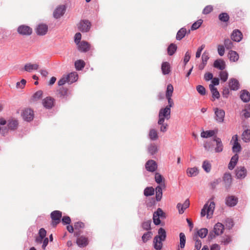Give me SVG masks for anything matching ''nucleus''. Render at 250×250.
Returning <instances> with one entry per match:
<instances>
[{
	"label": "nucleus",
	"instance_id": "f257e3e1",
	"mask_svg": "<svg viewBox=\"0 0 250 250\" xmlns=\"http://www.w3.org/2000/svg\"><path fill=\"white\" fill-rule=\"evenodd\" d=\"M158 233V235L154 238V248L156 250H161L163 246L162 241H165L166 238V232L163 228H161L159 229Z\"/></svg>",
	"mask_w": 250,
	"mask_h": 250
},
{
	"label": "nucleus",
	"instance_id": "f03ea898",
	"mask_svg": "<svg viewBox=\"0 0 250 250\" xmlns=\"http://www.w3.org/2000/svg\"><path fill=\"white\" fill-rule=\"evenodd\" d=\"M215 208V203L213 201H208L204 206L201 211V216L207 215L208 218L212 217Z\"/></svg>",
	"mask_w": 250,
	"mask_h": 250
},
{
	"label": "nucleus",
	"instance_id": "7ed1b4c3",
	"mask_svg": "<svg viewBox=\"0 0 250 250\" xmlns=\"http://www.w3.org/2000/svg\"><path fill=\"white\" fill-rule=\"evenodd\" d=\"M171 110L169 107L166 106L165 108H161L159 112V123L165 121V120H168L170 118Z\"/></svg>",
	"mask_w": 250,
	"mask_h": 250
},
{
	"label": "nucleus",
	"instance_id": "20e7f679",
	"mask_svg": "<svg viewBox=\"0 0 250 250\" xmlns=\"http://www.w3.org/2000/svg\"><path fill=\"white\" fill-rule=\"evenodd\" d=\"M91 26V22L86 20L81 21L78 25L79 30L82 32H88L90 29Z\"/></svg>",
	"mask_w": 250,
	"mask_h": 250
},
{
	"label": "nucleus",
	"instance_id": "39448f33",
	"mask_svg": "<svg viewBox=\"0 0 250 250\" xmlns=\"http://www.w3.org/2000/svg\"><path fill=\"white\" fill-rule=\"evenodd\" d=\"M17 31L20 35L29 36L32 33V29L29 26L21 25L18 27Z\"/></svg>",
	"mask_w": 250,
	"mask_h": 250
},
{
	"label": "nucleus",
	"instance_id": "423d86ee",
	"mask_svg": "<svg viewBox=\"0 0 250 250\" xmlns=\"http://www.w3.org/2000/svg\"><path fill=\"white\" fill-rule=\"evenodd\" d=\"M215 119L218 123H223L224 120L225 112L224 110L218 108H214Z\"/></svg>",
	"mask_w": 250,
	"mask_h": 250
},
{
	"label": "nucleus",
	"instance_id": "0eeeda50",
	"mask_svg": "<svg viewBox=\"0 0 250 250\" xmlns=\"http://www.w3.org/2000/svg\"><path fill=\"white\" fill-rule=\"evenodd\" d=\"M21 116L24 120L30 122L34 118V112L30 108H26L22 110Z\"/></svg>",
	"mask_w": 250,
	"mask_h": 250
},
{
	"label": "nucleus",
	"instance_id": "6e6552de",
	"mask_svg": "<svg viewBox=\"0 0 250 250\" xmlns=\"http://www.w3.org/2000/svg\"><path fill=\"white\" fill-rule=\"evenodd\" d=\"M62 217V212L59 210H55L51 212V218L53 220L52 225L56 226L60 222Z\"/></svg>",
	"mask_w": 250,
	"mask_h": 250
},
{
	"label": "nucleus",
	"instance_id": "1a4fd4ad",
	"mask_svg": "<svg viewBox=\"0 0 250 250\" xmlns=\"http://www.w3.org/2000/svg\"><path fill=\"white\" fill-rule=\"evenodd\" d=\"M164 215V213L160 208H158L156 211L154 212L153 216V222L156 225H159L161 223L160 217H162Z\"/></svg>",
	"mask_w": 250,
	"mask_h": 250
},
{
	"label": "nucleus",
	"instance_id": "9d476101",
	"mask_svg": "<svg viewBox=\"0 0 250 250\" xmlns=\"http://www.w3.org/2000/svg\"><path fill=\"white\" fill-rule=\"evenodd\" d=\"M65 11V7L64 5H60L58 6L53 12V16L55 19L61 18Z\"/></svg>",
	"mask_w": 250,
	"mask_h": 250
},
{
	"label": "nucleus",
	"instance_id": "9b49d317",
	"mask_svg": "<svg viewBox=\"0 0 250 250\" xmlns=\"http://www.w3.org/2000/svg\"><path fill=\"white\" fill-rule=\"evenodd\" d=\"M48 26L45 24H40L36 28V33L38 35L43 36L46 34L48 31Z\"/></svg>",
	"mask_w": 250,
	"mask_h": 250
},
{
	"label": "nucleus",
	"instance_id": "f8f14e48",
	"mask_svg": "<svg viewBox=\"0 0 250 250\" xmlns=\"http://www.w3.org/2000/svg\"><path fill=\"white\" fill-rule=\"evenodd\" d=\"M157 168V164L153 160H148L146 164V169L150 172L155 171Z\"/></svg>",
	"mask_w": 250,
	"mask_h": 250
},
{
	"label": "nucleus",
	"instance_id": "ddd939ff",
	"mask_svg": "<svg viewBox=\"0 0 250 250\" xmlns=\"http://www.w3.org/2000/svg\"><path fill=\"white\" fill-rule=\"evenodd\" d=\"M243 35L241 32L238 29H235L231 35V39L235 42H239L242 39Z\"/></svg>",
	"mask_w": 250,
	"mask_h": 250
},
{
	"label": "nucleus",
	"instance_id": "4468645a",
	"mask_svg": "<svg viewBox=\"0 0 250 250\" xmlns=\"http://www.w3.org/2000/svg\"><path fill=\"white\" fill-rule=\"evenodd\" d=\"M236 176L238 179H243L247 175V170L244 167H237L235 170Z\"/></svg>",
	"mask_w": 250,
	"mask_h": 250
},
{
	"label": "nucleus",
	"instance_id": "2eb2a0df",
	"mask_svg": "<svg viewBox=\"0 0 250 250\" xmlns=\"http://www.w3.org/2000/svg\"><path fill=\"white\" fill-rule=\"evenodd\" d=\"M213 141L216 142V147L215 148V152H221L223 150V145L220 138L215 136Z\"/></svg>",
	"mask_w": 250,
	"mask_h": 250
},
{
	"label": "nucleus",
	"instance_id": "dca6fc26",
	"mask_svg": "<svg viewBox=\"0 0 250 250\" xmlns=\"http://www.w3.org/2000/svg\"><path fill=\"white\" fill-rule=\"evenodd\" d=\"M189 201L188 199H186L184 204L178 203L177 205V208L178 209V211L180 214H183L185 210L188 208L189 206Z\"/></svg>",
	"mask_w": 250,
	"mask_h": 250
},
{
	"label": "nucleus",
	"instance_id": "f3484780",
	"mask_svg": "<svg viewBox=\"0 0 250 250\" xmlns=\"http://www.w3.org/2000/svg\"><path fill=\"white\" fill-rule=\"evenodd\" d=\"M54 100L51 97H46L42 101V104L46 108L50 109L54 105Z\"/></svg>",
	"mask_w": 250,
	"mask_h": 250
},
{
	"label": "nucleus",
	"instance_id": "a211bd4d",
	"mask_svg": "<svg viewBox=\"0 0 250 250\" xmlns=\"http://www.w3.org/2000/svg\"><path fill=\"white\" fill-rule=\"evenodd\" d=\"M77 45H78V49L79 51L81 52H86L90 49V44L86 41H83Z\"/></svg>",
	"mask_w": 250,
	"mask_h": 250
},
{
	"label": "nucleus",
	"instance_id": "6ab92c4d",
	"mask_svg": "<svg viewBox=\"0 0 250 250\" xmlns=\"http://www.w3.org/2000/svg\"><path fill=\"white\" fill-rule=\"evenodd\" d=\"M161 70L163 75H167L171 71V66L169 62H163L161 65Z\"/></svg>",
	"mask_w": 250,
	"mask_h": 250
},
{
	"label": "nucleus",
	"instance_id": "aec40b11",
	"mask_svg": "<svg viewBox=\"0 0 250 250\" xmlns=\"http://www.w3.org/2000/svg\"><path fill=\"white\" fill-rule=\"evenodd\" d=\"M224 229V225L220 223H217L214 225L213 230L216 235H220L223 233Z\"/></svg>",
	"mask_w": 250,
	"mask_h": 250
},
{
	"label": "nucleus",
	"instance_id": "412c9836",
	"mask_svg": "<svg viewBox=\"0 0 250 250\" xmlns=\"http://www.w3.org/2000/svg\"><path fill=\"white\" fill-rule=\"evenodd\" d=\"M237 203V198L234 196H229L226 199V204L229 207H233Z\"/></svg>",
	"mask_w": 250,
	"mask_h": 250
},
{
	"label": "nucleus",
	"instance_id": "4be33fe9",
	"mask_svg": "<svg viewBox=\"0 0 250 250\" xmlns=\"http://www.w3.org/2000/svg\"><path fill=\"white\" fill-rule=\"evenodd\" d=\"M213 66L219 70H223L226 67L225 62L222 59L216 60L213 63Z\"/></svg>",
	"mask_w": 250,
	"mask_h": 250
},
{
	"label": "nucleus",
	"instance_id": "5701e85b",
	"mask_svg": "<svg viewBox=\"0 0 250 250\" xmlns=\"http://www.w3.org/2000/svg\"><path fill=\"white\" fill-rule=\"evenodd\" d=\"M76 243L80 247L83 248L87 245L88 239L86 237L82 236L77 238Z\"/></svg>",
	"mask_w": 250,
	"mask_h": 250
},
{
	"label": "nucleus",
	"instance_id": "b1692460",
	"mask_svg": "<svg viewBox=\"0 0 250 250\" xmlns=\"http://www.w3.org/2000/svg\"><path fill=\"white\" fill-rule=\"evenodd\" d=\"M223 181L226 188L228 189L229 188L232 182V178L230 174L225 173L224 175Z\"/></svg>",
	"mask_w": 250,
	"mask_h": 250
},
{
	"label": "nucleus",
	"instance_id": "393cba45",
	"mask_svg": "<svg viewBox=\"0 0 250 250\" xmlns=\"http://www.w3.org/2000/svg\"><path fill=\"white\" fill-rule=\"evenodd\" d=\"M229 86L231 90H237L239 88V83L236 79H231L229 81Z\"/></svg>",
	"mask_w": 250,
	"mask_h": 250
},
{
	"label": "nucleus",
	"instance_id": "a878e982",
	"mask_svg": "<svg viewBox=\"0 0 250 250\" xmlns=\"http://www.w3.org/2000/svg\"><path fill=\"white\" fill-rule=\"evenodd\" d=\"M39 66L37 63L32 64L31 63H27L24 65V70L27 72H31L33 70H37L39 68Z\"/></svg>",
	"mask_w": 250,
	"mask_h": 250
},
{
	"label": "nucleus",
	"instance_id": "bb28decb",
	"mask_svg": "<svg viewBox=\"0 0 250 250\" xmlns=\"http://www.w3.org/2000/svg\"><path fill=\"white\" fill-rule=\"evenodd\" d=\"M217 131L215 130H209L207 131H203L201 133V137L204 138H208L214 136L216 133Z\"/></svg>",
	"mask_w": 250,
	"mask_h": 250
},
{
	"label": "nucleus",
	"instance_id": "cd10ccee",
	"mask_svg": "<svg viewBox=\"0 0 250 250\" xmlns=\"http://www.w3.org/2000/svg\"><path fill=\"white\" fill-rule=\"evenodd\" d=\"M198 173L199 170L196 167H189L187 169V174L189 177L196 176Z\"/></svg>",
	"mask_w": 250,
	"mask_h": 250
},
{
	"label": "nucleus",
	"instance_id": "c85d7f7f",
	"mask_svg": "<svg viewBox=\"0 0 250 250\" xmlns=\"http://www.w3.org/2000/svg\"><path fill=\"white\" fill-rule=\"evenodd\" d=\"M238 155L237 154H235L231 157L228 166L229 169L232 170L234 168L238 160Z\"/></svg>",
	"mask_w": 250,
	"mask_h": 250
},
{
	"label": "nucleus",
	"instance_id": "c756f323",
	"mask_svg": "<svg viewBox=\"0 0 250 250\" xmlns=\"http://www.w3.org/2000/svg\"><path fill=\"white\" fill-rule=\"evenodd\" d=\"M241 99L245 103H247L250 100V93L246 90H243L241 91Z\"/></svg>",
	"mask_w": 250,
	"mask_h": 250
},
{
	"label": "nucleus",
	"instance_id": "7c9ffc66",
	"mask_svg": "<svg viewBox=\"0 0 250 250\" xmlns=\"http://www.w3.org/2000/svg\"><path fill=\"white\" fill-rule=\"evenodd\" d=\"M228 56L231 62H235L239 59V55L235 51L230 50L229 52Z\"/></svg>",
	"mask_w": 250,
	"mask_h": 250
},
{
	"label": "nucleus",
	"instance_id": "2f4dec72",
	"mask_svg": "<svg viewBox=\"0 0 250 250\" xmlns=\"http://www.w3.org/2000/svg\"><path fill=\"white\" fill-rule=\"evenodd\" d=\"M148 138L152 141H155L158 138V132L156 129L151 128L148 133Z\"/></svg>",
	"mask_w": 250,
	"mask_h": 250
},
{
	"label": "nucleus",
	"instance_id": "473e14b6",
	"mask_svg": "<svg viewBox=\"0 0 250 250\" xmlns=\"http://www.w3.org/2000/svg\"><path fill=\"white\" fill-rule=\"evenodd\" d=\"M78 75L76 72H71L67 76L68 83H72L78 79Z\"/></svg>",
	"mask_w": 250,
	"mask_h": 250
},
{
	"label": "nucleus",
	"instance_id": "72a5a7b5",
	"mask_svg": "<svg viewBox=\"0 0 250 250\" xmlns=\"http://www.w3.org/2000/svg\"><path fill=\"white\" fill-rule=\"evenodd\" d=\"M187 33V30L185 28H181L177 33L176 40L180 41L182 40L186 35Z\"/></svg>",
	"mask_w": 250,
	"mask_h": 250
},
{
	"label": "nucleus",
	"instance_id": "f704fd0d",
	"mask_svg": "<svg viewBox=\"0 0 250 250\" xmlns=\"http://www.w3.org/2000/svg\"><path fill=\"white\" fill-rule=\"evenodd\" d=\"M242 138L246 143H248L250 141V129H246L243 132Z\"/></svg>",
	"mask_w": 250,
	"mask_h": 250
},
{
	"label": "nucleus",
	"instance_id": "c9c22d12",
	"mask_svg": "<svg viewBox=\"0 0 250 250\" xmlns=\"http://www.w3.org/2000/svg\"><path fill=\"white\" fill-rule=\"evenodd\" d=\"M202 167L207 173H209L211 170V165L208 161L205 160L203 162Z\"/></svg>",
	"mask_w": 250,
	"mask_h": 250
},
{
	"label": "nucleus",
	"instance_id": "e433bc0d",
	"mask_svg": "<svg viewBox=\"0 0 250 250\" xmlns=\"http://www.w3.org/2000/svg\"><path fill=\"white\" fill-rule=\"evenodd\" d=\"M209 89L212 93V96L213 98L219 99L220 97V93L217 88L213 85H209Z\"/></svg>",
	"mask_w": 250,
	"mask_h": 250
},
{
	"label": "nucleus",
	"instance_id": "4c0bfd02",
	"mask_svg": "<svg viewBox=\"0 0 250 250\" xmlns=\"http://www.w3.org/2000/svg\"><path fill=\"white\" fill-rule=\"evenodd\" d=\"M162 187L161 185L156 188V198L157 201L161 200L162 197Z\"/></svg>",
	"mask_w": 250,
	"mask_h": 250
},
{
	"label": "nucleus",
	"instance_id": "58836bf2",
	"mask_svg": "<svg viewBox=\"0 0 250 250\" xmlns=\"http://www.w3.org/2000/svg\"><path fill=\"white\" fill-rule=\"evenodd\" d=\"M147 150L151 155H154L158 151V148L154 144H151L148 146Z\"/></svg>",
	"mask_w": 250,
	"mask_h": 250
},
{
	"label": "nucleus",
	"instance_id": "ea45409f",
	"mask_svg": "<svg viewBox=\"0 0 250 250\" xmlns=\"http://www.w3.org/2000/svg\"><path fill=\"white\" fill-rule=\"evenodd\" d=\"M177 46L174 43H171L167 48V53L169 55H173L177 50Z\"/></svg>",
	"mask_w": 250,
	"mask_h": 250
},
{
	"label": "nucleus",
	"instance_id": "a19ab883",
	"mask_svg": "<svg viewBox=\"0 0 250 250\" xmlns=\"http://www.w3.org/2000/svg\"><path fill=\"white\" fill-rule=\"evenodd\" d=\"M208 233V230L206 228H202L197 231V235L201 238H205Z\"/></svg>",
	"mask_w": 250,
	"mask_h": 250
},
{
	"label": "nucleus",
	"instance_id": "79ce46f5",
	"mask_svg": "<svg viewBox=\"0 0 250 250\" xmlns=\"http://www.w3.org/2000/svg\"><path fill=\"white\" fill-rule=\"evenodd\" d=\"M18 122L16 120H11L8 121V128L11 130H14L16 129L18 126Z\"/></svg>",
	"mask_w": 250,
	"mask_h": 250
},
{
	"label": "nucleus",
	"instance_id": "37998d69",
	"mask_svg": "<svg viewBox=\"0 0 250 250\" xmlns=\"http://www.w3.org/2000/svg\"><path fill=\"white\" fill-rule=\"evenodd\" d=\"M75 66L77 70H81L84 67L85 63L83 60H79L75 62Z\"/></svg>",
	"mask_w": 250,
	"mask_h": 250
},
{
	"label": "nucleus",
	"instance_id": "c03bdc74",
	"mask_svg": "<svg viewBox=\"0 0 250 250\" xmlns=\"http://www.w3.org/2000/svg\"><path fill=\"white\" fill-rule=\"evenodd\" d=\"M180 237V247L182 249L184 248L186 244V236L184 233L181 232L179 234Z\"/></svg>",
	"mask_w": 250,
	"mask_h": 250
},
{
	"label": "nucleus",
	"instance_id": "a18cd8bd",
	"mask_svg": "<svg viewBox=\"0 0 250 250\" xmlns=\"http://www.w3.org/2000/svg\"><path fill=\"white\" fill-rule=\"evenodd\" d=\"M59 96L62 98H66L68 96L67 89L63 87L60 88L59 90Z\"/></svg>",
	"mask_w": 250,
	"mask_h": 250
},
{
	"label": "nucleus",
	"instance_id": "49530a36",
	"mask_svg": "<svg viewBox=\"0 0 250 250\" xmlns=\"http://www.w3.org/2000/svg\"><path fill=\"white\" fill-rule=\"evenodd\" d=\"M154 189L152 187H147L144 190V195L146 196H149L154 194Z\"/></svg>",
	"mask_w": 250,
	"mask_h": 250
},
{
	"label": "nucleus",
	"instance_id": "de8ad7c7",
	"mask_svg": "<svg viewBox=\"0 0 250 250\" xmlns=\"http://www.w3.org/2000/svg\"><path fill=\"white\" fill-rule=\"evenodd\" d=\"M164 122L165 121H163L160 123L159 120L158 121V124L160 126V130L162 132H166L168 127V125L167 123H165Z\"/></svg>",
	"mask_w": 250,
	"mask_h": 250
},
{
	"label": "nucleus",
	"instance_id": "09e8293b",
	"mask_svg": "<svg viewBox=\"0 0 250 250\" xmlns=\"http://www.w3.org/2000/svg\"><path fill=\"white\" fill-rule=\"evenodd\" d=\"M229 19V16L227 13H222L219 15V19L221 21L227 22Z\"/></svg>",
	"mask_w": 250,
	"mask_h": 250
},
{
	"label": "nucleus",
	"instance_id": "8fccbe9b",
	"mask_svg": "<svg viewBox=\"0 0 250 250\" xmlns=\"http://www.w3.org/2000/svg\"><path fill=\"white\" fill-rule=\"evenodd\" d=\"M173 92V87L172 84H169L167 86L166 97H172Z\"/></svg>",
	"mask_w": 250,
	"mask_h": 250
},
{
	"label": "nucleus",
	"instance_id": "3c124183",
	"mask_svg": "<svg viewBox=\"0 0 250 250\" xmlns=\"http://www.w3.org/2000/svg\"><path fill=\"white\" fill-rule=\"evenodd\" d=\"M224 45L227 49H230L233 47L232 42L229 39H227L224 40Z\"/></svg>",
	"mask_w": 250,
	"mask_h": 250
},
{
	"label": "nucleus",
	"instance_id": "603ef678",
	"mask_svg": "<svg viewBox=\"0 0 250 250\" xmlns=\"http://www.w3.org/2000/svg\"><path fill=\"white\" fill-rule=\"evenodd\" d=\"M241 148V146L237 142V139H236V141L234 142V144L232 146V151L233 152H238L240 151Z\"/></svg>",
	"mask_w": 250,
	"mask_h": 250
},
{
	"label": "nucleus",
	"instance_id": "864d4df0",
	"mask_svg": "<svg viewBox=\"0 0 250 250\" xmlns=\"http://www.w3.org/2000/svg\"><path fill=\"white\" fill-rule=\"evenodd\" d=\"M152 235V233L151 231H147L144 233L142 237L143 242L146 243L147 242L151 237Z\"/></svg>",
	"mask_w": 250,
	"mask_h": 250
},
{
	"label": "nucleus",
	"instance_id": "5fc2aeb1",
	"mask_svg": "<svg viewBox=\"0 0 250 250\" xmlns=\"http://www.w3.org/2000/svg\"><path fill=\"white\" fill-rule=\"evenodd\" d=\"M203 23V20L200 19L198 20L197 21L193 23L191 27L192 30L197 29Z\"/></svg>",
	"mask_w": 250,
	"mask_h": 250
},
{
	"label": "nucleus",
	"instance_id": "6e6d98bb",
	"mask_svg": "<svg viewBox=\"0 0 250 250\" xmlns=\"http://www.w3.org/2000/svg\"><path fill=\"white\" fill-rule=\"evenodd\" d=\"M219 76L221 81L225 82L228 78V73L226 71H222L220 72Z\"/></svg>",
	"mask_w": 250,
	"mask_h": 250
},
{
	"label": "nucleus",
	"instance_id": "4d7b16f0",
	"mask_svg": "<svg viewBox=\"0 0 250 250\" xmlns=\"http://www.w3.org/2000/svg\"><path fill=\"white\" fill-rule=\"evenodd\" d=\"M209 58L208 53L206 51H205L202 55V62L204 64H207Z\"/></svg>",
	"mask_w": 250,
	"mask_h": 250
},
{
	"label": "nucleus",
	"instance_id": "13d9d810",
	"mask_svg": "<svg viewBox=\"0 0 250 250\" xmlns=\"http://www.w3.org/2000/svg\"><path fill=\"white\" fill-rule=\"evenodd\" d=\"M194 239L195 241V247L197 250H199L202 246L201 241L198 239L197 236H194Z\"/></svg>",
	"mask_w": 250,
	"mask_h": 250
},
{
	"label": "nucleus",
	"instance_id": "bf43d9fd",
	"mask_svg": "<svg viewBox=\"0 0 250 250\" xmlns=\"http://www.w3.org/2000/svg\"><path fill=\"white\" fill-rule=\"evenodd\" d=\"M196 89L200 95H205L206 94V89L203 86L201 85H198L196 87Z\"/></svg>",
	"mask_w": 250,
	"mask_h": 250
},
{
	"label": "nucleus",
	"instance_id": "052dcab7",
	"mask_svg": "<svg viewBox=\"0 0 250 250\" xmlns=\"http://www.w3.org/2000/svg\"><path fill=\"white\" fill-rule=\"evenodd\" d=\"M217 51L220 56H223L225 54V47L223 45H218L217 46Z\"/></svg>",
	"mask_w": 250,
	"mask_h": 250
},
{
	"label": "nucleus",
	"instance_id": "680f3d73",
	"mask_svg": "<svg viewBox=\"0 0 250 250\" xmlns=\"http://www.w3.org/2000/svg\"><path fill=\"white\" fill-rule=\"evenodd\" d=\"M151 221L148 220L142 223V227L145 230H148L150 229Z\"/></svg>",
	"mask_w": 250,
	"mask_h": 250
},
{
	"label": "nucleus",
	"instance_id": "e2e57ef3",
	"mask_svg": "<svg viewBox=\"0 0 250 250\" xmlns=\"http://www.w3.org/2000/svg\"><path fill=\"white\" fill-rule=\"evenodd\" d=\"M205 47V44H202L197 49V52L196 53V58H199L201 56L202 51Z\"/></svg>",
	"mask_w": 250,
	"mask_h": 250
},
{
	"label": "nucleus",
	"instance_id": "0e129e2a",
	"mask_svg": "<svg viewBox=\"0 0 250 250\" xmlns=\"http://www.w3.org/2000/svg\"><path fill=\"white\" fill-rule=\"evenodd\" d=\"M213 10V7L211 5H207L206 6L203 11V14H208L210 13Z\"/></svg>",
	"mask_w": 250,
	"mask_h": 250
},
{
	"label": "nucleus",
	"instance_id": "69168bd1",
	"mask_svg": "<svg viewBox=\"0 0 250 250\" xmlns=\"http://www.w3.org/2000/svg\"><path fill=\"white\" fill-rule=\"evenodd\" d=\"M231 238L229 236H226L222 238L221 243L224 245H228L231 242Z\"/></svg>",
	"mask_w": 250,
	"mask_h": 250
},
{
	"label": "nucleus",
	"instance_id": "338daca9",
	"mask_svg": "<svg viewBox=\"0 0 250 250\" xmlns=\"http://www.w3.org/2000/svg\"><path fill=\"white\" fill-rule=\"evenodd\" d=\"M155 179L156 182L160 184L162 182L163 177L159 173H156L155 175Z\"/></svg>",
	"mask_w": 250,
	"mask_h": 250
},
{
	"label": "nucleus",
	"instance_id": "774afa93",
	"mask_svg": "<svg viewBox=\"0 0 250 250\" xmlns=\"http://www.w3.org/2000/svg\"><path fill=\"white\" fill-rule=\"evenodd\" d=\"M190 59V53L189 51L186 52L184 58V62L185 65H186L189 61Z\"/></svg>",
	"mask_w": 250,
	"mask_h": 250
}]
</instances>
